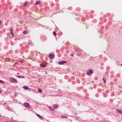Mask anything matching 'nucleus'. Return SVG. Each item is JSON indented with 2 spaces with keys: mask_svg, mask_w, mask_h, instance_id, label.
I'll return each instance as SVG.
<instances>
[{
  "mask_svg": "<svg viewBox=\"0 0 122 122\" xmlns=\"http://www.w3.org/2000/svg\"><path fill=\"white\" fill-rule=\"evenodd\" d=\"M58 106L57 105L56 106H55L54 107V108H57V107H58Z\"/></svg>",
  "mask_w": 122,
  "mask_h": 122,
  "instance_id": "22",
  "label": "nucleus"
},
{
  "mask_svg": "<svg viewBox=\"0 0 122 122\" xmlns=\"http://www.w3.org/2000/svg\"><path fill=\"white\" fill-rule=\"evenodd\" d=\"M71 55V56H73V54Z\"/></svg>",
  "mask_w": 122,
  "mask_h": 122,
  "instance_id": "25",
  "label": "nucleus"
},
{
  "mask_svg": "<svg viewBox=\"0 0 122 122\" xmlns=\"http://www.w3.org/2000/svg\"><path fill=\"white\" fill-rule=\"evenodd\" d=\"M10 32H12L13 29H11V28L10 29Z\"/></svg>",
  "mask_w": 122,
  "mask_h": 122,
  "instance_id": "21",
  "label": "nucleus"
},
{
  "mask_svg": "<svg viewBox=\"0 0 122 122\" xmlns=\"http://www.w3.org/2000/svg\"><path fill=\"white\" fill-rule=\"evenodd\" d=\"M36 115L40 118H42V117L40 115L38 114H36Z\"/></svg>",
  "mask_w": 122,
  "mask_h": 122,
  "instance_id": "12",
  "label": "nucleus"
},
{
  "mask_svg": "<svg viewBox=\"0 0 122 122\" xmlns=\"http://www.w3.org/2000/svg\"><path fill=\"white\" fill-rule=\"evenodd\" d=\"M49 58L51 59H53L54 58V55L53 54H51L49 55Z\"/></svg>",
  "mask_w": 122,
  "mask_h": 122,
  "instance_id": "4",
  "label": "nucleus"
},
{
  "mask_svg": "<svg viewBox=\"0 0 122 122\" xmlns=\"http://www.w3.org/2000/svg\"><path fill=\"white\" fill-rule=\"evenodd\" d=\"M1 92V91H0V93Z\"/></svg>",
  "mask_w": 122,
  "mask_h": 122,
  "instance_id": "29",
  "label": "nucleus"
},
{
  "mask_svg": "<svg viewBox=\"0 0 122 122\" xmlns=\"http://www.w3.org/2000/svg\"><path fill=\"white\" fill-rule=\"evenodd\" d=\"M24 105L25 107H27V108H29L30 107L29 105L27 103H25L24 104Z\"/></svg>",
  "mask_w": 122,
  "mask_h": 122,
  "instance_id": "6",
  "label": "nucleus"
},
{
  "mask_svg": "<svg viewBox=\"0 0 122 122\" xmlns=\"http://www.w3.org/2000/svg\"><path fill=\"white\" fill-rule=\"evenodd\" d=\"M38 91L39 92L41 93L42 92V90L40 89H38Z\"/></svg>",
  "mask_w": 122,
  "mask_h": 122,
  "instance_id": "17",
  "label": "nucleus"
},
{
  "mask_svg": "<svg viewBox=\"0 0 122 122\" xmlns=\"http://www.w3.org/2000/svg\"><path fill=\"white\" fill-rule=\"evenodd\" d=\"M121 66H122V64H121Z\"/></svg>",
  "mask_w": 122,
  "mask_h": 122,
  "instance_id": "30",
  "label": "nucleus"
},
{
  "mask_svg": "<svg viewBox=\"0 0 122 122\" xmlns=\"http://www.w3.org/2000/svg\"><path fill=\"white\" fill-rule=\"evenodd\" d=\"M40 66L43 67H45L46 66V62L42 63Z\"/></svg>",
  "mask_w": 122,
  "mask_h": 122,
  "instance_id": "3",
  "label": "nucleus"
},
{
  "mask_svg": "<svg viewBox=\"0 0 122 122\" xmlns=\"http://www.w3.org/2000/svg\"><path fill=\"white\" fill-rule=\"evenodd\" d=\"M1 116V115H0V117Z\"/></svg>",
  "mask_w": 122,
  "mask_h": 122,
  "instance_id": "32",
  "label": "nucleus"
},
{
  "mask_svg": "<svg viewBox=\"0 0 122 122\" xmlns=\"http://www.w3.org/2000/svg\"><path fill=\"white\" fill-rule=\"evenodd\" d=\"M10 79L12 82H15V83L17 82V80L16 79L12 77H10Z\"/></svg>",
  "mask_w": 122,
  "mask_h": 122,
  "instance_id": "2",
  "label": "nucleus"
},
{
  "mask_svg": "<svg viewBox=\"0 0 122 122\" xmlns=\"http://www.w3.org/2000/svg\"><path fill=\"white\" fill-rule=\"evenodd\" d=\"M1 24V20H0V25Z\"/></svg>",
  "mask_w": 122,
  "mask_h": 122,
  "instance_id": "24",
  "label": "nucleus"
},
{
  "mask_svg": "<svg viewBox=\"0 0 122 122\" xmlns=\"http://www.w3.org/2000/svg\"><path fill=\"white\" fill-rule=\"evenodd\" d=\"M41 3L40 1H38L36 3V5H38L40 4Z\"/></svg>",
  "mask_w": 122,
  "mask_h": 122,
  "instance_id": "8",
  "label": "nucleus"
},
{
  "mask_svg": "<svg viewBox=\"0 0 122 122\" xmlns=\"http://www.w3.org/2000/svg\"><path fill=\"white\" fill-rule=\"evenodd\" d=\"M10 33L11 35L12 36H14V35L13 33L12 32H11Z\"/></svg>",
  "mask_w": 122,
  "mask_h": 122,
  "instance_id": "18",
  "label": "nucleus"
},
{
  "mask_svg": "<svg viewBox=\"0 0 122 122\" xmlns=\"http://www.w3.org/2000/svg\"><path fill=\"white\" fill-rule=\"evenodd\" d=\"M67 62L66 61H62L61 62H59L58 63L60 65L63 64L64 63H66Z\"/></svg>",
  "mask_w": 122,
  "mask_h": 122,
  "instance_id": "5",
  "label": "nucleus"
},
{
  "mask_svg": "<svg viewBox=\"0 0 122 122\" xmlns=\"http://www.w3.org/2000/svg\"><path fill=\"white\" fill-rule=\"evenodd\" d=\"M49 108L52 110H54V109H52V108Z\"/></svg>",
  "mask_w": 122,
  "mask_h": 122,
  "instance_id": "23",
  "label": "nucleus"
},
{
  "mask_svg": "<svg viewBox=\"0 0 122 122\" xmlns=\"http://www.w3.org/2000/svg\"><path fill=\"white\" fill-rule=\"evenodd\" d=\"M17 77L19 78H25V77L24 76H17Z\"/></svg>",
  "mask_w": 122,
  "mask_h": 122,
  "instance_id": "9",
  "label": "nucleus"
},
{
  "mask_svg": "<svg viewBox=\"0 0 122 122\" xmlns=\"http://www.w3.org/2000/svg\"><path fill=\"white\" fill-rule=\"evenodd\" d=\"M17 63H15V64H17Z\"/></svg>",
  "mask_w": 122,
  "mask_h": 122,
  "instance_id": "26",
  "label": "nucleus"
},
{
  "mask_svg": "<svg viewBox=\"0 0 122 122\" xmlns=\"http://www.w3.org/2000/svg\"><path fill=\"white\" fill-rule=\"evenodd\" d=\"M92 82H94V81H92Z\"/></svg>",
  "mask_w": 122,
  "mask_h": 122,
  "instance_id": "27",
  "label": "nucleus"
},
{
  "mask_svg": "<svg viewBox=\"0 0 122 122\" xmlns=\"http://www.w3.org/2000/svg\"><path fill=\"white\" fill-rule=\"evenodd\" d=\"M62 117H63V116H62Z\"/></svg>",
  "mask_w": 122,
  "mask_h": 122,
  "instance_id": "31",
  "label": "nucleus"
},
{
  "mask_svg": "<svg viewBox=\"0 0 122 122\" xmlns=\"http://www.w3.org/2000/svg\"><path fill=\"white\" fill-rule=\"evenodd\" d=\"M27 2H25V4H24L23 6H26L27 5Z\"/></svg>",
  "mask_w": 122,
  "mask_h": 122,
  "instance_id": "14",
  "label": "nucleus"
},
{
  "mask_svg": "<svg viewBox=\"0 0 122 122\" xmlns=\"http://www.w3.org/2000/svg\"><path fill=\"white\" fill-rule=\"evenodd\" d=\"M23 88L26 90H28L29 89V88L28 86H23Z\"/></svg>",
  "mask_w": 122,
  "mask_h": 122,
  "instance_id": "7",
  "label": "nucleus"
},
{
  "mask_svg": "<svg viewBox=\"0 0 122 122\" xmlns=\"http://www.w3.org/2000/svg\"><path fill=\"white\" fill-rule=\"evenodd\" d=\"M65 117V118H67L66 117Z\"/></svg>",
  "mask_w": 122,
  "mask_h": 122,
  "instance_id": "28",
  "label": "nucleus"
},
{
  "mask_svg": "<svg viewBox=\"0 0 122 122\" xmlns=\"http://www.w3.org/2000/svg\"><path fill=\"white\" fill-rule=\"evenodd\" d=\"M103 80L104 82V83H106V79H105L104 77H103Z\"/></svg>",
  "mask_w": 122,
  "mask_h": 122,
  "instance_id": "13",
  "label": "nucleus"
},
{
  "mask_svg": "<svg viewBox=\"0 0 122 122\" xmlns=\"http://www.w3.org/2000/svg\"><path fill=\"white\" fill-rule=\"evenodd\" d=\"M118 112L120 113L121 114H122V111L121 110H119L118 111Z\"/></svg>",
  "mask_w": 122,
  "mask_h": 122,
  "instance_id": "11",
  "label": "nucleus"
},
{
  "mask_svg": "<svg viewBox=\"0 0 122 122\" xmlns=\"http://www.w3.org/2000/svg\"><path fill=\"white\" fill-rule=\"evenodd\" d=\"M22 64L24 63V61L23 60H21L20 62Z\"/></svg>",
  "mask_w": 122,
  "mask_h": 122,
  "instance_id": "19",
  "label": "nucleus"
},
{
  "mask_svg": "<svg viewBox=\"0 0 122 122\" xmlns=\"http://www.w3.org/2000/svg\"><path fill=\"white\" fill-rule=\"evenodd\" d=\"M93 73V71L91 69L88 70L87 71V74L89 75H91Z\"/></svg>",
  "mask_w": 122,
  "mask_h": 122,
  "instance_id": "1",
  "label": "nucleus"
},
{
  "mask_svg": "<svg viewBox=\"0 0 122 122\" xmlns=\"http://www.w3.org/2000/svg\"><path fill=\"white\" fill-rule=\"evenodd\" d=\"M53 35L55 36L56 35V34L55 31H53Z\"/></svg>",
  "mask_w": 122,
  "mask_h": 122,
  "instance_id": "15",
  "label": "nucleus"
},
{
  "mask_svg": "<svg viewBox=\"0 0 122 122\" xmlns=\"http://www.w3.org/2000/svg\"><path fill=\"white\" fill-rule=\"evenodd\" d=\"M0 82L3 83H5V82L1 80H0Z\"/></svg>",
  "mask_w": 122,
  "mask_h": 122,
  "instance_id": "16",
  "label": "nucleus"
},
{
  "mask_svg": "<svg viewBox=\"0 0 122 122\" xmlns=\"http://www.w3.org/2000/svg\"><path fill=\"white\" fill-rule=\"evenodd\" d=\"M20 23L21 24H22L23 23V21L22 20H21L20 21Z\"/></svg>",
  "mask_w": 122,
  "mask_h": 122,
  "instance_id": "20",
  "label": "nucleus"
},
{
  "mask_svg": "<svg viewBox=\"0 0 122 122\" xmlns=\"http://www.w3.org/2000/svg\"><path fill=\"white\" fill-rule=\"evenodd\" d=\"M27 31L26 30H25L23 32V33L24 34H26L27 33Z\"/></svg>",
  "mask_w": 122,
  "mask_h": 122,
  "instance_id": "10",
  "label": "nucleus"
}]
</instances>
